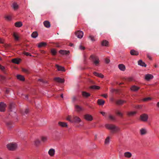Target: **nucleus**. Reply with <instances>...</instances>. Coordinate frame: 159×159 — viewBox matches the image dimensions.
<instances>
[{
    "mask_svg": "<svg viewBox=\"0 0 159 159\" xmlns=\"http://www.w3.org/2000/svg\"><path fill=\"white\" fill-rule=\"evenodd\" d=\"M105 61L107 63H108L110 62V60L106 58L105 60Z\"/></svg>",
    "mask_w": 159,
    "mask_h": 159,
    "instance_id": "57",
    "label": "nucleus"
},
{
    "mask_svg": "<svg viewBox=\"0 0 159 159\" xmlns=\"http://www.w3.org/2000/svg\"><path fill=\"white\" fill-rule=\"evenodd\" d=\"M46 45H47L46 43L45 42H42L40 43L39 44L38 47L39 48H41L42 47L45 46Z\"/></svg>",
    "mask_w": 159,
    "mask_h": 159,
    "instance_id": "32",
    "label": "nucleus"
},
{
    "mask_svg": "<svg viewBox=\"0 0 159 159\" xmlns=\"http://www.w3.org/2000/svg\"><path fill=\"white\" fill-rule=\"evenodd\" d=\"M90 88L93 89H99L100 87L99 86L96 85H92L90 87Z\"/></svg>",
    "mask_w": 159,
    "mask_h": 159,
    "instance_id": "41",
    "label": "nucleus"
},
{
    "mask_svg": "<svg viewBox=\"0 0 159 159\" xmlns=\"http://www.w3.org/2000/svg\"><path fill=\"white\" fill-rule=\"evenodd\" d=\"M24 54L26 56H31V54L29 52H24Z\"/></svg>",
    "mask_w": 159,
    "mask_h": 159,
    "instance_id": "53",
    "label": "nucleus"
},
{
    "mask_svg": "<svg viewBox=\"0 0 159 159\" xmlns=\"http://www.w3.org/2000/svg\"><path fill=\"white\" fill-rule=\"evenodd\" d=\"M12 7L14 10H16L18 9L19 7L17 3L15 2H14L13 4Z\"/></svg>",
    "mask_w": 159,
    "mask_h": 159,
    "instance_id": "31",
    "label": "nucleus"
},
{
    "mask_svg": "<svg viewBox=\"0 0 159 159\" xmlns=\"http://www.w3.org/2000/svg\"><path fill=\"white\" fill-rule=\"evenodd\" d=\"M136 113V111H129L127 112V115L129 116H134Z\"/></svg>",
    "mask_w": 159,
    "mask_h": 159,
    "instance_id": "34",
    "label": "nucleus"
},
{
    "mask_svg": "<svg viewBox=\"0 0 159 159\" xmlns=\"http://www.w3.org/2000/svg\"><path fill=\"white\" fill-rule=\"evenodd\" d=\"M147 133V130L145 128H142L140 130V133L141 135H145Z\"/></svg>",
    "mask_w": 159,
    "mask_h": 159,
    "instance_id": "10",
    "label": "nucleus"
},
{
    "mask_svg": "<svg viewBox=\"0 0 159 159\" xmlns=\"http://www.w3.org/2000/svg\"><path fill=\"white\" fill-rule=\"evenodd\" d=\"M9 89H7L6 91V93H9Z\"/></svg>",
    "mask_w": 159,
    "mask_h": 159,
    "instance_id": "60",
    "label": "nucleus"
},
{
    "mask_svg": "<svg viewBox=\"0 0 159 159\" xmlns=\"http://www.w3.org/2000/svg\"><path fill=\"white\" fill-rule=\"evenodd\" d=\"M109 42L106 40H103L101 43V44L103 46H108V45Z\"/></svg>",
    "mask_w": 159,
    "mask_h": 159,
    "instance_id": "22",
    "label": "nucleus"
},
{
    "mask_svg": "<svg viewBox=\"0 0 159 159\" xmlns=\"http://www.w3.org/2000/svg\"><path fill=\"white\" fill-rule=\"evenodd\" d=\"M7 105L3 102H1V112H4L6 110Z\"/></svg>",
    "mask_w": 159,
    "mask_h": 159,
    "instance_id": "7",
    "label": "nucleus"
},
{
    "mask_svg": "<svg viewBox=\"0 0 159 159\" xmlns=\"http://www.w3.org/2000/svg\"><path fill=\"white\" fill-rule=\"evenodd\" d=\"M93 74L101 78H103L104 77L103 75L101 74H99L96 72H94Z\"/></svg>",
    "mask_w": 159,
    "mask_h": 159,
    "instance_id": "26",
    "label": "nucleus"
},
{
    "mask_svg": "<svg viewBox=\"0 0 159 159\" xmlns=\"http://www.w3.org/2000/svg\"><path fill=\"white\" fill-rule=\"evenodd\" d=\"M125 101L122 100H119L116 101V103L118 105H121L124 103L125 102Z\"/></svg>",
    "mask_w": 159,
    "mask_h": 159,
    "instance_id": "36",
    "label": "nucleus"
},
{
    "mask_svg": "<svg viewBox=\"0 0 159 159\" xmlns=\"http://www.w3.org/2000/svg\"><path fill=\"white\" fill-rule=\"evenodd\" d=\"M75 109L78 112H80L83 110L82 108L77 105H75Z\"/></svg>",
    "mask_w": 159,
    "mask_h": 159,
    "instance_id": "15",
    "label": "nucleus"
},
{
    "mask_svg": "<svg viewBox=\"0 0 159 159\" xmlns=\"http://www.w3.org/2000/svg\"><path fill=\"white\" fill-rule=\"evenodd\" d=\"M73 120H72L73 123H79L81 121V119L78 116H73Z\"/></svg>",
    "mask_w": 159,
    "mask_h": 159,
    "instance_id": "5",
    "label": "nucleus"
},
{
    "mask_svg": "<svg viewBox=\"0 0 159 159\" xmlns=\"http://www.w3.org/2000/svg\"><path fill=\"white\" fill-rule=\"evenodd\" d=\"M59 53L63 55H68L70 52L69 51L63 50H61L59 51Z\"/></svg>",
    "mask_w": 159,
    "mask_h": 159,
    "instance_id": "19",
    "label": "nucleus"
},
{
    "mask_svg": "<svg viewBox=\"0 0 159 159\" xmlns=\"http://www.w3.org/2000/svg\"><path fill=\"white\" fill-rule=\"evenodd\" d=\"M153 77V76L151 74H148L146 75L145 76V79L148 81L152 79Z\"/></svg>",
    "mask_w": 159,
    "mask_h": 159,
    "instance_id": "12",
    "label": "nucleus"
},
{
    "mask_svg": "<svg viewBox=\"0 0 159 159\" xmlns=\"http://www.w3.org/2000/svg\"><path fill=\"white\" fill-rule=\"evenodd\" d=\"M58 124L60 126L63 127H66L68 126L67 123L64 122H59Z\"/></svg>",
    "mask_w": 159,
    "mask_h": 159,
    "instance_id": "17",
    "label": "nucleus"
},
{
    "mask_svg": "<svg viewBox=\"0 0 159 159\" xmlns=\"http://www.w3.org/2000/svg\"><path fill=\"white\" fill-rule=\"evenodd\" d=\"M1 70L4 73L6 74V69L3 66H2L1 65Z\"/></svg>",
    "mask_w": 159,
    "mask_h": 159,
    "instance_id": "39",
    "label": "nucleus"
},
{
    "mask_svg": "<svg viewBox=\"0 0 159 159\" xmlns=\"http://www.w3.org/2000/svg\"><path fill=\"white\" fill-rule=\"evenodd\" d=\"M133 78L132 77H130L127 78L126 80L127 81H132L133 80Z\"/></svg>",
    "mask_w": 159,
    "mask_h": 159,
    "instance_id": "49",
    "label": "nucleus"
},
{
    "mask_svg": "<svg viewBox=\"0 0 159 159\" xmlns=\"http://www.w3.org/2000/svg\"><path fill=\"white\" fill-rule=\"evenodd\" d=\"M130 53L132 55L137 56L139 54V52H138L134 49L131 50L130 51Z\"/></svg>",
    "mask_w": 159,
    "mask_h": 159,
    "instance_id": "21",
    "label": "nucleus"
},
{
    "mask_svg": "<svg viewBox=\"0 0 159 159\" xmlns=\"http://www.w3.org/2000/svg\"><path fill=\"white\" fill-rule=\"evenodd\" d=\"M84 118L88 121H92L93 120V117L91 115L87 114L84 116Z\"/></svg>",
    "mask_w": 159,
    "mask_h": 159,
    "instance_id": "8",
    "label": "nucleus"
},
{
    "mask_svg": "<svg viewBox=\"0 0 159 159\" xmlns=\"http://www.w3.org/2000/svg\"><path fill=\"white\" fill-rule=\"evenodd\" d=\"M71 116H68L66 118V120L71 123H73L72 120L71 119Z\"/></svg>",
    "mask_w": 159,
    "mask_h": 159,
    "instance_id": "45",
    "label": "nucleus"
},
{
    "mask_svg": "<svg viewBox=\"0 0 159 159\" xmlns=\"http://www.w3.org/2000/svg\"><path fill=\"white\" fill-rule=\"evenodd\" d=\"M105 126L106 128L111 130L112 133L117 132L119 130V129L114 125L110 124H107L105 125Z\"/></svg>",
    "mask_w": 159,
    "mask_h": 159,
    "instance_id": "1",
    "label": "nucleus"
},
{
    "mask_svg": "<svg viewBox=\"0 0 159 159\" xmlns=\"http://www.w3.org/2000/svg\"><path fill=\"white\" fill-rule=\"evenodd\" d=\"M15 108V105L14 103H11L10 104L9 107V110L11 111H12L13 109Z\"/></svg>",
    "mask_w": 159,
    "mask_h": 159,
    "instance_id": "33",
    "label": "nucleus"
},
{
    "mask_svg": "<svg viewBox=\"0 0 159 159\" xmlns=\"http://www.w3.org/2000/svg\"><path fill=\"white\" fill-rule=\"evenodd\" d=\"M118 68L121 70L124 71L125 69V66L123 64H120L118 65Z\"/></svg>",
    "mask_w": 159,
    "mask_h": 159,
    "instance_id": "18",
    "label": "nucleus"
},
{
    "mask_svg": "<svg viewBox=\"0 0 159 159\" xmlns=\"http://www.w3.org/2000/svg\"><path fill=\"white\" fill-rule=\"evenodd\" d=\"M116 114L118 116L122 117L123 116V114L120 111H117L116 112Z\"/></svg>",
    "mask_w": 159,
    "mask_h": 159,
    "instance_id": "48",
    "label": "nucleus"
},
{
    "mask_svg": "<svg viewBox=\"0 0 159 159\" xmlns=\"http://www.w3.org/2000/svg\"><path fill=\"white\" fill-rule=\"evenodd\" d=\"M7 148L11 151H14L17 148V145L16 143H11L7 145Z\"/></svg>",
    "mask_w": 159,
    "mask_h": 159,
    "instance_id": "2",
    "label": "nucleus"
},
{
    "mask_svg": "<svg viewBox=\"0 0 159 159\" xmlns=\"http://www.w3.org/2000/svg\"><path fill=\"white\" fill-rule=\"evenodd\" d=\"M138 62V65L144 67L146 66V65L145 64V63L144 62H143L141 60H139Z\"/></svg>",
    "mask_w": 159,
    "mask_h": 159,
    "instance_id": "25",
    "label": "nucleus"
},
{
    "mask_svg": "<svg viewBox=\"0 0 159 159\" xmlns=\"http://www.w3.org/2000/svg\"><path fill=\"white\" fill-rule=\"evenodd\" d=\"M89 38L90 39L91 41H94L95 40L94 37L90 35L89 37Z\"/></svg>",
    "mask_w": 159,
    "mask_h": 159,
    "instance_id": "52",
    "label": "nucleus"
},
{
    "mask_svg": "<svg viewBox=\"0 0 159 159\" xmlns=\"http://www.w3.org/2000/svg\"><path fill=\"white\" fill-rule=\"evenodd\" d=\"M41 140L42 142L43 143L46 142L48 140V137H47L43 136L41 138Z\"/></svg>",
    "mask_w": 159,
    "mask_h": 159,
    "instance_id": "35",
    "label": "nucleus"
},
{
    "mask_svg": "<svg viewBox=\"0 0 159 159\" xmlns=\"http://www.w3.org/2000/svg\"><path fill=\"white\" fill-rule=\"evenodd\" d=\"M7 125L8 127L10 128H11L13 126V124L12 122L11 121L7 122Z\"/></svg>",
    "mask_w": 159,
    "mask_h": 159,
    "instance_id": "28",
    "label": "nucleus"
},
{
    "mask_svg": "<svg viewBox=\"0 0 159 159\" xmlns=\"http://www.w3.org/2000/svg\"><path fill=\"white\" fill-rule=\"evenodd\" d=\"M39 81H40L41 82H42L43 83H45V82H46L45 81H44L43 79H39Z\"/></svg>",
    "mask_w": 159,
    "mask_h": 159,
    "instance_id": "58",
    "label": "nucleus"
},
{
    "mask_svg": "<svg viewBox=\"0 0 159 159\" xmlns=\"http://www.w3.org/2000/svg\"><path fill=\"white\" fill-rule=\"evenodd\" d=\"M20 59L18 58H15L12 59V62L16 64H19L20 62Z\"/></svg>",
    "mask_w": 159,
    "mask_h": 159,
    "instance_id": "23",
    "label": "nucleus"
},
{
    "mask_svg": "<svg viewBox=\"0 0 159 159\" xmlns=\"http://www.w3.org/2000/svg\"><path fill=\"white\" fill-rule=\"evenodd\" d=\"M13 36L14 37L15 40H19V37L16 33H14Z\"/></svg>",
    "mask_w": 159,
    "mask_h": 159,
    "instance_id": "43",
    "label": "nucleus"
},
{
    "mask_svg": "<svg viewBox=\"0 0 159 159\" xmlns=\"http://www.w3.org/2000/svg\"><path fill=\"white\" fill-rule=\"evenodd\" d=\"M105 102V101L101 99H99L98 100V103L100 105H103Z\"/></svg>",
    "mask_w": 159,
    "mask_h": 159,
    "instance_id": "27",
    "label": "nucleus"
},
{
    "mask_svg": "<svg viewBox=\"0 0 159 159\" xmlns=\"http://www.w3.org/2000/svg\"><path fill=\"white\" fill-rule=\"evenodd\" d=\"M151 98L150 97H148L143 99V100L144 101H147L151 100Z\"/></svg>",
    "mask_w": 159,
    "mask_h": 159,
    "instance_id": "51",
    "label": "nucleus"
},
{
    "mask_svg": "<svg viewBox=\"0 0 159 159\" xmlns=\"http://www.w3.org/2000/svg\"><path fill=\"white\" fill-rule=\"evenodd\" d=\"M55 149L51 148L49 150L48 152V154L51 157H53L55 154Z\"/></svg>",
    "mask_w": 159,
    "mask_h": 159,
    "instance_id": "11",
    "label": "nucleus"
},
{
    "mask_svg": "<svg viewBox=\"0 0 159 159\" xmlns=\"http://www.w3.org/2000/svg\"><path fill=\"white\" fill-rule=\"evenodd\" d=\"M109 118L112 120H116V118L114 116H113L111 115H109Z\"/></svg>",
    "mask_w": 159,
    "mask_h": 159,
    "instance_id": "46",
    "label": "nucleus"
},
{
    "mask_svg": "<svg viewBox=\"0 0 159 159\" xmlns=\"http://www.w3.org/2000/svg\"><path fill=\"white\" fill-rule=\"evenodd\" d=\"M75 34L78 38L81 39L83 37L84 33L83 31L78 30L76 32Z\"/></svg>",
    "mask_w": 159,
    "mask_h": 159,
    "instance_id": "6",
    "label": "nucleus"
},
{
    "mask_svg": "<svg viewBox=\"0 0 159 159\" xmlns=\"http://www.w3.org/2000/svg\"><path fill=\"white\" fill-rule=\"evenodd\" d=\"M100 113L103 116H105L106 114V113L103 111L100 112Z\"/></svg>",
    "mask_w": 159,
    "mask_h": 159,
    "instance_id": "54",
    "label": "nucleus"
},
{
    "mask_svg": "<svg viewBox=\"0 0 159 159\" xmlns=\"http://www.w3.org/2000/svg\"><path fill=\"white\" fill-rule=\"evenodd\" d=\"M148 119V116L146 114H143L140 116V119L143 122L147 121Z\"/></svg>",
    "mask_w": 159,
    "mask_h": 159,
    "instance_id": "4",
    "label": "nucleus"
},
{
    "mask_svg": "<svg viewBox=\"0 0 159 159\" xmlns=\"http://www.w3.org/2000/svg\"><path fill=\"white\" fill-rule=\"evenodd\" d=\"M140 89V87L136 85H132L130 88V90L131 91L136 92L138 91Z\"/></svg>",
    "mask_w": 159,
    "mask_h": 159,
    "instance_id": "9",
    "label": "nucleus"
},
{
    "mask_svg": "<svg viewBox=\"0 0 159 159\" xmlns=\"http://www.w3.org/2000/svg\"><path fill=\"white\" fill-rule=\"evenodd\" d=\"M110 137L109 136L107 137L105 141V143L106 144H108L109 143Z\"/></svg>",
    "mask_w": 159,
    "mask_h": 159,
    "instance_id": "44",
    "label": "nucleus"
},
{
    "mask_svg": "<svg viewBox=\"0 0 159 159\" xmlns=\"http://www.w3.org/2000/svg\"><path fill=\"white\" fill-rule=\"evenodd\" d=\"M56 66L58 71H65L64 68L63 67L60 66L58 65H56Z\"/></svg>",
    "mask_w": 159,
    "mask_h": 159,
    "instance_id": "20",
    "label": "nucleus"
},
{
    "mask_svg": "<svg viewBox=\"0 0 159 159\" xmlns=\"http://www.w3.org/2000/svg\"><path fill=\"white\" fill-rule=\"evenodd\" d=\"M29 112V110L28 109H26L24 111H22L21 113L22 115H25L27 114Z\"/></svg>",
    "mask_w": 159,
    "mask_h": 159,
    "instance_id": "38",
    "label": "nucleus"
},
{
    "mask_svg": "<svg viewBox=\"0 0 159 159\" xmlns=\"http://www.w3.org/2000/svg\"><path fill=\"white\" fill-rule=\"evenodd\" d=\"M124 156L126 158H130L132 157V154L129 152H126L124 153Z\"/></svg>",
    "mask_w": 159,
    "mask_h": 159,
    "instance_id": "16",
    "label": "nucleus"
},
{
    "mask_svg": "<svg viewBox=\"0 0 159 159\" xmlns=\"http://www.w3.org/2000/svg\"><path fill=\"white\" fill-rule=\"evenodd\" d=\"M15 159H20V158L19 157H16Z\"/></svg>",
    "mask_w": 159,
    "mask_h": 159,
    "instance_id": "63",
    "label": "nucleus"
},
{
    "mask_svg": "<svg viewBox=\"0 0 159 159\" xmlns=\"http://www.w3.org/2000/svg\"><path fill=\"white\" fill-rule=\"evenodd\" d=\"M90 58V59L92 60V61L96 65H97L98 64L99 61V59L97 57L93 55H91Z\"/></svg>",
    "mask_w": 159,
    "mask_h": 159,
    "instance_id": "3",
    "label": "nucleus"
},
{
    "mask_svg": "<svg viewBox=\"0 0 159 159\" xmlns=\"http://www.w3.org/2000/svg\"><path fill=\"white\" fill-rule=\"evenodd\" d=\"M1 79L4 80L5 79V77L4 76H2L1 75Z\"/></svg>",
    "mask_w": 159,
    "mask_h": 159,
    "instance_id": "59",
    "label": "nucleus"
},
{
    "mask_svg": "<svg viewBox=\"0 0 159 159\" xmlns=\"http://www.w3.org/2000/svg\"><path fill=\"white\" fill-rule=\"evenodd\" d=\"M25 98L28 99V96L27 95H25Z\"/></svg>",
    "mask_w": 159,
    "mask_h": 159,
    "instance_id": "64",
    "label": "nucleus"
},
{
    "mask_svg": "<svg viewBox=\"0 0 159 159\" xmlns=\"http://www.w3.org/2000/svg\"><path fill=\"white\" fill-rule=\"evenodd\" d=\"M15 26L17 27H20L22 25V24L21 22H17L15 23Z\"/></svg>",
    "mask_w": 159,
    "mask_h": 159,
    "instance_id": "30",
    "label": "nucleus"
},
{
    "mask_svg": "<svg viewBox=\"0 0 159 159\" xmlns=\"http://www.w3.org/2000/svg\"><path fill=\"white\" fill-rule=\"evenodd\" d=\"M43 24L44 26L46 28H49L51 26L50 22L48 20L44 21Z\"/></svg>",
    "mask_w": 159,
    "mask_h": 159,
    "instance_id": "13",
    "label": "nucleus"
},
{
    "mask_svg": "<svg viewBox=\"0 0 159 159\" xmlns=\"http://www.w3.org/2000/svg\"><path fill=\"white\" fill-rule=\"evenodd\" d=\"M51 52L52 55H55L57 53V52L56 50L53 49H51Z\"/></svg>",
    "mask_w": 159,
    "mask_h": 159,
    "instance_id": "47",
    "label": "nucleus"
},
{
    "mask_svg": "<svg viewBox=\"0 0 159 159\" xmlns=\"http://www.w3.org/2000/svg\"><path fill=\"white\" fill-rule=\"evenodd\" d=\"M102 96L104 97L105 98H107V94H103L102 95Z\"/></svg>",
    "mask_w": 159,
    "mask_h": 159,
    "instance_id": "56",
    "label": "nucleus"
},
{
    "mask_svg": "<svg viewBox=\"0 0 159 159\" xmlns=\"http://www.w3.org/2000/svg\"><path fill=\"white\" fill-rule=\"evenodd\" d=\"M82 96L85 98H87L90 96V94L84 91L82 92Z\"/></svg>",
    "mask_w": 159,
    "mask_h": 159,
    "instance_id": "24",
    "label": "nucleus"
},
{
    "mask_svg": "<svg viewBox=\"0 0 159 159\" xmlns=\"http://www.w3.org/2000/svg\"><path fill=\"white\" fill-rule=\"evenodd\" d=\"M157 107L159 108V102H158L157 104Z\"/></svg>",
    "mask_w": 159,
    "mask_h": 159,
    "instance_id": "62",
    "label": "nucleus"
},
{
    "mask_svg": "<svg viewBox=\"0 0 159 159\" xmlns=\"http://www.w3.org/2000/svg\"><path fill=\"white\" fill-rule=\"evenodd\" d=\"M54 80L58 82L63 83L64 82V79H62L59 77H56L54 78Z\"/></svg>",
    "mask_w": 159,
    "mask_h": 159,
    "instance_id": "14",
    "label": "nucleus"
},
{
    "mask_svg": "<svg viewBox=\"0 0 159 159\" xmlns=\"http://www.w3.org/2000/svg\"><path fill=\"white\" fill-rule=\"evenodd\" d=\"M17 78L20 80L24 81L25 80V78L24 76L20 75H17Z\"/></svg>",
    "mask_w": 159,
    "mask_h": 159,
    "instance_id": "29",
    "label": "nucleus"
},
{
    "mask_svg": "<svg viewBox=\"0 0 159 159\" xmlns=\"http://www.w3.org/2000/svg\"><path fill=\"white\" fill-rule=\"evenodd\" d=\"M22 70L23 72H25L26 74H29V70L27 69L23 68L22 69Z\"/></svg>",
    "mask_w": 159,
    "mask_h": 159,
    "instance_id": "50",
    "label": "nucleus"
},
{
    "mask_svg": "<svg viewBox=\"0 0 159 159\" xmlns=\"http://www.w3.org/2000/svg\"><path fill=\"white\" fill-rule=\"evenodd\" d=\"M40 141L38 139H37L34 141V145L36 146H38L40 144Z\"/></svg>",
    "mask_w": 159,
    "mask_h": 159,
    "instance_id": "40",
    "label": "nucleus"
},
{
    "mask_svg": "<svg viewBox=\"0 0 159 159\" xmlns=\"http://www.w3.org/2000/svg\"><path fill=\"white\" fill-rule=\"evenodd\" d=\"M5 18L6 20L10 21L11 20V16L9 15H7L5 16Z\"/></svg>",
    "mask_w": 159,
    "mask_h": 159,
    "instance_id": "42",
    "label": "nucleus"
},
{
    "mask_svg": "<svg viewBox=\"0 0 159 159\" xmlns=\"http://www.w3.org/2000/svg\"><path fill=\"white\" fill-rule=\"evenodd\" d=\"M147 56L148 57V58L149 59H150V60L152 59L151 57L148 54H147Z\"/></svg>",
    "mask_w": 159,
    "mask_h": 159,
    "instance_id": "61",
    "label": "nucleus"
},
{
    "mask_svg": "<svg viewBox=\"0 0 159 159\" xmlns=\"http://www.w3.org/2000/svg\"><path fill=\"white\" fill-rule=\"evenodd\" d=\"M80 50H84L85 49V48L84 47H83L81 45H80Z\"/></svg>",
    "mask_w": 159,
    "mask_h": 159,
    "instance_id": "55",
    "label": "nucleus"
},
{
    "mask_svg": "<svg viewBox=\"0 0 159 159\" xmlns=\"http://www.w3.org/2000/svg\"><path fill=\"white\" fill-rule=\"evenodd\" d=\"M38 35V33L36 31L33 32L31 34L32 37L33 38H36L37 37Z\"/></svg>",
    "mask_w": 159,
    "mask_h": 159,
    "instance_id": "37",
    "label": "nucleus"
}]
</instances>
